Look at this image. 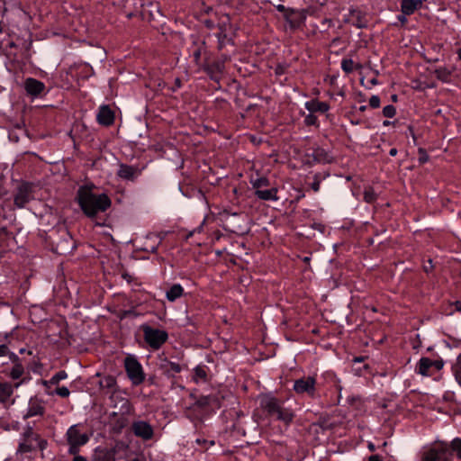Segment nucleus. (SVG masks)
I'll return each mask as SVG.
<instances>
[{
    "instance_id": "13",
    "label": "nucleus",
    "mask_w": 461,
    "mask_h": 461,
    "mask_svg": "<svg viewBox=\"0 0 461 461\" xmlns=\"http://www.w3.org/2000/svg\"><path fill=\"white\" fill-rule=\"evenodd\" d=\"M281 402L275 397L271 395H264L260 398V406L266 411L269 415H274L278 408L280 407Z\"/></svg>"
},
{
    "instance_id": "7",
    "label": "nucleus",
    "mask_w": 461,
    "mask_h": 461,
    "mask_svg": "<svg viewBox=\"0 0 461 461\" xmlns=\"http://www.w3.org/2000/svg\"><path fill=\"white\" fill-rule=\"evenodd\" d=\"M443 366L444 362L441 359L432 360L429 357H421L416 365V372L422 376H431Z\"/></svg>"
},
{
    "instance_id": "54",
    "label": "nucleus",
    "mask_w": 461,
    "mask_h": 461,
    "mask_svg": "<svg viewBox=\"0 0 461 461\" xmlns=\"http://www.w3.org/2000/svg\"><path fill=\"white\" fill-rule=\"evenodd\" d=\"M179 190H180L181 192H183V187H182V185H179Z\"/></svg>"
},
{
    "instance_id": "32",
    "label": "nucleus",
    "mask_w": 461,
    "mask_h": 461,
    "mask_svg": "<svg viewBox=\"0 0 461 461\" xmlns=\"http://www.w3.org/2000/svg\"><path fill=\"white\" fill-rule=\"evenodd\" d=\"M54 393L58 394L59 396H60L62 398H67L69 396L70 391L68 390V387L62 386V387L56 388V390L54 392L49 393L50 395H53Z\"/></svg>"
},
{
    "instance_id": "51",
    "label": "nucleus",
    "mask_w": 461,
    "mask_h": 461,
    "mask_svg": "<svg viewBox=\"0 0 461 461\" xmlns=\"http://www.w3.org/2000/svg\"><path fill=\"white\" fill-rule=\"evenodd\" d=\"M391 123H392V122H391L390 121H384V126H388V125H390Z\"/></svg>"
},
{
    "instance_id": "35",
    "label": "nucleus",
    "mask_w": 461,
    "mask_h": 461,
    "mask_svg": "<svg viewBox=\"0 0 461 461\" xmlns=\"http://www.w3.org/2000/svg\"><path fill=\"white\" fill-rule=\"evenodd\" d=\"M304 123L308 126H312V125H317L318 124V119L317 117L313 114V113H310L308 114L305 115L304 117Z\"/></svg>"
},
{
    "instance_id": "18",
    "label": "nucleus",
    "mask_w": 461,
    "mask_h": 461,
    "mask_svg": "<svg viewBox=\"0 0 461 461\" xmlns=\"http://www.w3.org/2000/svg\"><path fill=\"white\" fill-rule=\"evenodd\" d=\"M93 461H116L113 450L97 447L95 451Z\"/></svg>"
},
{
    "instance_id": "16",
    "label": "nucleus",
    "mask_w": 461,
    "mask_h": 461,
    "mask_svg": "<svg viewBox=\"0 0 461 461\" xmlns=\"http://www.w3.org/2000/svg\"><path fill=\"white\" fill-rule=\"evenodd\" d=\"M422 0H402L401 11L404 15H411L422 6Z\"/></svg>"
},
{
    "instance_id": "29",
    "label": "nucleus",
    "mask_w": 461,
    "mask_h": 461,
    "mask_svg": "<svg viewBox=\"0 0 461 461\" xmlns=\"http://www.w3.org/2000/svg\"><path fill=\"white\" fill-rule=\"evenodd\" d=\"M453 370L456 380L461 385V354L457 357L456 363L455 364Z\"/></svg>"
},
{
    "instance_id": "39",
    "label": "nucleus",
    "mask_w": 461,
    "mask_h": 461,
    "mask_svg": "<svg viewBox=\"0 0 461 461\" xmlns=\"http://www.w3.org/2000/svg\"><path fill=\"white\" fill-rule=\"evenodd\" d=\"M121 402H122V407H121L122 412L128 411H129V402H128V400L126 398H122L121 399Z\"/></svg>"
},
{
    "instance_id": "19",
    "label": "nucleus",
    "mask_w": 461,
    "mask_h": 461,
    "mask_svg": "<svg viewBox=\"0 0 461 461\" xmlns=\"http://www.w3.org/2000/svg\"><path fill=\"white\" fill-rule=\"evenodd\" d=\"M43 412L44 407L37 400L30 401L27 411L24 414V418L28 419L31 417L42 415Z\"/></svg>"
},
{
    "instance_id": "23",
    "label": "nucleus",
    "mask_w": 461,
    "mask_h": 461,
    "mask_svg": "<svg viewBox=\"0 0 461 461\" xmlns=\"http://www.w3.org/2000/svg\"><path fill=\"white\" fill-rule=\"evenodd\" d=\"M207 378V371L205 366H197L194 369L193 380L195 383H205Z\"/></svg>"
},
{
    "instance_id": "55",
    "label": "nucleus",
    "mask_w": 461,
    "mask_h": 461,
    "mask_svg": "<svg viewBox=\"0 0 461 461\" xmlns=\"http://www.w3.org/2000/svg\"><path fill=\"white\" fill-rule=\"evenodd\" d=\"M371 82H372V84H376V80L375 79H373Z\"/></svg>"
},
{
    "instance_id": "38",
    "label": "nucleus",
    "mask_w": 461,
    "mask_h": 461,
    "mask_svg": "<svg viewBox=\"0 0 461 461\" xmlns=\"http://www.w3.org/2000/svg\"><path fill=\"white\" fill-rule=\"evenodd\" d=\"M320 186H321V179H320L319 176L316 175L314 176V181L312 184V189L316 193L320 190Z\"/></svg>"
},
{
    "instance_id": "36",
    "label": "nucleus",
    "mask_w": 461,
    "mask_h": 461,
    "mask_svg": "<svg viewBox=\"0 0 461 461\" xmlns=\"http://www.w3.org/2000/svg\"><path fill=\"white\" fill-rule=\"evenodd\" d=\"M369 105L372 108H378L380 106V98L378 95H372L369 99Z\"/></svg>"
},
{
    "instance_id": "57",
    "label": "nucleus",
    "mask_w": 461,
    "mask_h": 461,
    "mask_svg": "<svg viewBox=\"0 0 461 461\" xmlns=\"http://www.w3.org/2000/svg\"><path fill=\"white\" fill-rule=\"evenodd\" d=\"M183 313H186V309L185 308L183 310Z\"/></svg>"
},
{
    "instance_id": "48",
    "label": "nucleus",
    "mask_w": 461,
    "mask_h": 461,
    "mask_svg": "<svg viewBox=\"0 0 461 461\" xmlns=\"http://www.w3.org/2000/svg\"><path fill=\"white\" fill-rule=\"evenodd\" d=\"M368 447H369V449H370V450H372V451H374V450H375V446H374V444H372V443H369Z\"/></svg>"
},
{
    "instance_id": "50",
    "label": "nucleus",
    "mask_w": 461,
    "mask_h": 461,
    "mask_svg": "<svg viewBox=\"0 0 461 461\" xmlns=\"http://www.w3.org/2000/svg\"><path fill=\"white\" fill-rule=\"evenodd\" d=\"M458 59L461 60V48L457 50Z\"/></svg>"
},
{
    "instance_id": "12",
    "label": "nucleus",
    "mask_w": 461,
    "mask_h": 461,
    "mask_svg": "<svg viewBox=\"0 0 461 461\" xmlns=\"http://www.w3.org/2000/svg\"><path fill=\"white\" fill-rule=\"evenodd\" d=\"M96 120L102 125H111L114 122V113L108 105H101L96 114Z\"/></svg>"
},
{
    "instance_id": "45",
    "label": "nucleus",
    "mask_w": 461,
    "mask_h": 461,
    "mask_svg": "<svg viewBox=\"0 0 461 461\" xmlns=\"http://www.w3.org/2000/svg\"><path fill=\"white\" fill-rule=\"evenodd\" d=\"M390 156H395L397 154L396 149H391L389 151Z\"/></svg>"
},
{
    "instance_id": "37",
    "label": "nucleus",
    "mask_w": 461,
    "mask_h": 461,
    "mask_svg": "<svg viewBox=\"0 0 461 461\" xmlns=\"http://www.w3.org/2000/svg\"><path fill=\"white\" fill-rule=\"evenodd\" d=\"M185 294L184 289L180 285L175 284V301Z\"/></svg>"
},
{
    "instance_id": "11",
    "label": "nucleus",
    "mask_w": 461,
    "mask_h": 461,
    "mask_svg": "<svg viewBox=\"0 0 461 461\" xmlns=\"http://www.w3.org/2000/svg\"><path fill=\"white\" fill-rule=\"evenodd\" d=\"M140 175V169L138 167L126 164H120L117 176L124 180L133 181Z\"/></svg>"
},
{
    "instance_id": "40",
    "label": "nucleus",
    "mask_w": 461,
    "mask_h": 461,
    "mask_svg": "<svg viewBox=\"0 0 461 461\" xmlns=\"http://www.w3.org/2000/svg\"><path fill=\"white\" fill-rule=\"evenodd\" d=\"M419 153H420V162L424 163V162L428 161L429 158L424 149H420Z\"/></svg>"
},
{
    "instance_id": "5",
    "label": "nucleus",
    "mask_w": 461,
    "mask_h": 461,
    "mask_svg": "<svg viewBox=\"0 0 461 461\" xmlns=\"http://www.w3.org/2000/svg\"><path fill=\"white\" fill-rule=\"evenodd\" d=\"M145 341L152 348L158 349L167 340V333L162 330L144 324L141 326Z\"/></svg>"
},
{
    "instance_id": "3",
    "label": "nucleus",
    "mask_w": 461,
    "mask_h": 461,
    "mask_svg": "<svg viewBox=\"0 0 461 461\" xmlns=\"http://www.w3.org/2000/svg\"><path fill=\"white\" fill-rule=\"evenodd\" d=\"M90 436L84 430L81 424L70 426L66 432V439L68 444V453L76 455L82 446L89 441Z\"/></svg>"
},
{
    "instance_id": "28",
    "label": "nucleus",
    "mask_w": 461,
    "mask_h": 461,
    "mask_svg": "<svg viewBox=\"0 0 461 461\" xmlns=\"http://www.w3.org/2000/svg\"><path fill=\"white\" fill-rule=\"evenodd\" d=\"M23 367L21 364H15L10 371V377L19 379L23 375Z\"/></svg>"
},
{
    "instance_id": "33",
    "label": "nucleus",
    "mask_w": 461,
    "mask_h": 461,
    "mask_svg": "<svg viewBox=\"0 0 461 461\" xmlns=\"http://www.w3.org/2000/svg\"><path fill=\"white\" fill-rule=\"evenodd\" d=\"M375 199H376V194L372 188H366L364 191V200L366 203H371L375 202Z\"/></svg>"
},
{
    "instance_id": "10",
    "label": "nucleus",
    "mask_w": 461,
    "mask_h": 461,
    "mask_svg": "<svg viewBox=\"0 0 461 461\" xmlns=\"http://www.w3.org/2000/svg\"><path fill=\"white\" fill-rule=\"evenodd\" d=\"M132 431L137 436L144 440L150 439L153 436L152 427L146 421H135L132 424Z\"/></svg>"
},
{
    "instance_id": "46",
    "label": "nucleus",
    "mask_w": 461,
    "mask_h": 461,
    "mask_svg": "<svg viewBox=\"0 0 461 461\" xmlns=\"http://www.w3.org/2000/svg\"><path fill=\"white\" fill-rule=\"evenodd\" d=\"M456 308L457 311L461 312V302H456Z\"/></svg>"
},
{
    "instance_id": "14",
    "label": "nucleus",
    "mask_w": 461,
    "mask_h": 461,
    "mask_svg": "<svg viewBox=\"0 0 461 461\" xmlns=\"http://www.w3.org/2000/svg\"><path fill=\"white\" fill-rule=\"evenodd\" d=\"M24 88L28 95L38 96L44 91L45 85L40 80L29 77L24 82Z\"/></svg>"
},
{
    "instance_id": "15",
    "label": "nucleus",
    "mask_w": 461,
    "mask_h": 461,
    "mask_svg": "<svg viewBox=\"0 0 461 461\" xmlns=\"http://www.w3.org/2000/svg\"><path fill=\"white\" fill-rule=\"evenodd\" d=\"M305 109L310 113H326L330 110V105L326 102H321L318 99H312L304 104Z\"/></svg>"
},
{
    "instance_id": "34",
    "label": "nucleus",
    "mask_w": 461,
    "mask_h": 461,
    "mask_svg": "<svg viewBox=\"0 0 461 461\" xmlns=\"http://www.w3.org/2000/svg\"><path fill=\"white\" fill-rule=\"evenodd\" d=\"M396 113V109L393 105L389 104L384 107L383 114L387 118H393Z\"/></svg>"
},
{
    "instance_id": "30",
    "label": "nucleus",
    "mask_w": 461,
    "mask_h": 461,
    "mask_svg": "<svg viewBox=\"0 0 461 461\" xmlns=\"http://www.w3.org/2000/svg\"><path fill=\"white\" fill-rule=\"evenodd\" d=\"M351 14L357 18V22L354 23L355 26L357 28H364L366 26V22L362 19V14L360 11L354 10Z\"/></svg>"
},
{
    "instance_id": "1",
    "label": "nucleus",
    "mask_w": 461,
    "mask_h": 461,
    "mask_svg": "<svg viewBox=\"0 0 461 461\" xmlns=\"http://www.w3.org/2000/svg\"><path fill=\"white\" fill-rule=\"evenodd\" d=\"M77 199L84 213L91 218L111 206V200L105 194H96L87 185L78 189Z\"/></svg>"
},
{
    "instance_id": "44",
    "label": "nucleus",
    "mask_w": 461,
    "mask_h": 461,
    "mask_svg": "<svg viewBox=\"0 0 461 461\" xmlns=\"http://www.w3.org/2000/svg\"><path fill=\"white\" fill-rule=\"evenodd\" d=\"M369 461H383L378 456L374 455L369 457Z\"/></svg>"
},
{
    "instance_id": "20",
    "label": "nucleus",
    "mask_w": 461,
    "mask_h": 461,
    "mask_svg": "<svg viewBox=\"0 0 461 461\" xmlns=\"http://www.w3.org/2000/svg\"><path fill=\"white\" fill-rule=\"evenodd\" d=\"M273 416H276L277 420L285 422V424H289L292 422L294 414L292 410L284 408L281 404L278 411H276Z\"/></svg>"
},
{
    "instance_id": "31",
    "label": "nucleus",
    "mask_w": 461,
    "mask_h": 461,
    "mask_svg": "<svg viewBox=\"0 0 461 461\" xmlns=\"http://www.w3.org/2000/svg\"><path fill=\"white\" fill-rule=\"evenodd\" d=\"M6 356H9V357L14 361L18 358L14 353L9 351L8 347L5 344H0V357Z\"/></svg>"
},
{
    "instance_id": "2",
    "label": "nucleus",
    "mask_w": 461,
    "mask_h": 461,
    "mask_svg": "<svg viewBox=\"0 0 461 461\" xmlns=\"http://www.w3.org/2000/svg\"><path fill=\"white\" fill-rule=\"evenodd\" d=\"M461 459V438H456L450 443L436 442L425 448L420 455V461H454Z\"/></svg>"
},
{
    "instance_id": "22",
    "label": "nucleus",
    "mask_w": 461,
    "mask_h": 461,
    "mask_svg": "<svg viewBox=\"0 0 461 461\" xmlns=\"http://www.w3.org/2000/svg\"><path fill=\"white\" fill-rule=\"evenodd\" d=\"M14 393L13 385L9 383H0V402H5Z\"/></svg>"
},
{
    "instance_id": "49",
    "label": "nucleus",
    "mask_w": 461,
    "mask_h": 461,
    "mask_svg": "<svg viewBox=\"0 0 461 461\" xmlns=\"http://www.w3.org/2000/svg\"><path fill=\"white\" fill-rule=\"evenodd\" d=\"M174 370H175V373L176 372H179L180 371V368L177 365L175 364V367H174Z\"/></svg>"
},
{
    "instance_id": "24",
    "label": "nucleus",
    "mask_w": 461,
    "mask_h": 461,
    "mask_svg": "<svg viewBox=\"0 0 461 461\" xmlns=\"http://www.w3.org/2000/svg\"><path fill=\"white\" fill-rule=\"evenodd\" d=\"M68 377V374L66 371L61 370L56 373L49 381H44L43 384L45 386L55 385L58 384L61 380H64Z\"/></svg>"
},
{
    "instance_id": "8",
    "label": "nucleus",
    "mask_w": 461,
    "mask_h": 461,
    "mask_svg": "<svg viewBox=\"0 0 461 461\" xmlns=\"http://www.w3.org/2000/svg\"><path fill=\"white\" fill-rule=\"evenodd\" d=\"M125 369L129 378L134 384H140L144 381L141 365L133 357H127L124 361Z\"/></svg>"
},
{
    "instance_id": "27",
    "label": "nucleus",
    "mask_w": 461,
    "mask_h": 461,
    "mask_svg": "<svg viewBox=\"0 0 461 461\" xmlns=\"http://www.w3.org/2000/svg\"><path fill=\"white\" fill-rule=\"evenodd\" d=\"M438 79L447 82L450 78V71L446 68H438L435 71Z\"/></svg>"
},
{
    "instance_id": "9",
    "label": "nucleus",
    "mask_w": 461,
    "mask_h": 461,
    "mask_svg": "<svg viewBox=\"0 0 461 461\" xmlns=\"http://www.w3.org/2000/svg\"><path fill=\"white\" fill-rule=\"evenodd\" d=\"M32 199V186L28 183L22 184L14 195V204L23 208L25 206L27 203H29Z\"/></svg>"
},
{
    "instance_id": "41",
    "label": "nucleus",
    "mask_w": 461,
    "mask_h": 461,
    "mask_svg": "<svg viewBox=\"0 0 461 461\" xmlns=\"http://www.w3.org/2000/svg\"><path fill=\"white\" fill-rule=\"evenodd\" d=\"M166 296L170 302H173V286L167 291Z\"/></svg>"
},
{
    "instance_id": "17",
    "label": "nucleus",
    "mask_w": 461,
    "mask_h": 461,
    "mask_svg": "<svg viewBox=\"0 0 461 461\" xmlns=\"http://www.w3.org/2000/svg\"><path fill=\"white\" fill-rule=\"evenodd\" d=\"M99 386L102 390H106L107 393H113L111 396V401L113 402L115 394V387H116V380L112 375H105L102 377L99 381Z\"/></svg>"
},
{
    "instance_id": "53",
    "label": "nucleus",
    "mask_w": 461,
    "mask_h": 461,
    "mask_svg": "<svg viewBox=\"0 0 461 461\" xmlns=\"http://www.w3.org/2000/svg\"><path fill=\"white\" fill-rule=\"evenodd\" d=\"M194 233V231H190L189 234L185 237L186 239L189 238L190 236H192Z\"/></svg>"
},
{
    "instance_id": "25",
    "label": "nucleus",
    "mask_w": 461,
    "mask_h": 461,
    "mask_svg": "<svg viewBox=\"0 0 461 461\" xmlns=\"http://www.w3.org/2000/svg\"><path fill=\"white\" fill-rule=\"evenodd\" d=\"M250 184L256 190H261V187L269 185V180L265 176L252 177Z\"/></svg>"
},
{
    "instance_id": "21",
    "label": "nucleus",
    "mask_w": 461,
    "mask_h": 461,
    "mask_svg": "<svg viewBox=\"0 0 461 461\" xmlns=\"http://www.w3.org/2000/svg\"><path fill=\"white\" fill-rule=\"evenodd\" d=\"M256 195L264 201H277V189L276 188H270L267 190H256L255 192Z\"/></svg>"
},
{
    "instance_id": "52",
    "label": "nucleus",
    "mask_w": 461,
    "mask_h": 461,
    "mask_svg": "<svg viewBox=\"0 0 461 461\" xmlns=\"http://www.w3.org/2000/svg\"><path fill=\"white\" fill-rule=\"evenodd\" d=\"M366 109V105L360 106V108H359V110L362 112H364Z\"/></svg>"
},
{
    "instance_id": "6",
    "label": "nucleus",
    "mask_w": 461,
    "mask_h": 461,
    "mask_svg": "<svg viewBox=\"0 0 461 461\" xmlns=\"http://www.w3.org/2000/svg\"><path fill=\"white\" fill-rule=\"evenodd\" d=\"M293 390L299 395L314 398L316 395V379L311 375L296 379L294 382Z\"/></svg>"
},
{
    "instance_id": "56",
    "label": "nucleus",
    "mask_w": 461,
    "mask_h": 461,
    "mask_svg": "<svg viewBox=\"0 0 461 461\" xmlns=\"http://www.w3.org/2000/svg\"><path fill=\"white\" fill-rule=\"evenodd\" d=\"M396 98H397V97H396V95H393V100H394V101H395V100H396Z\"/></svg>"
},
{
    "instance_id": "26",
    "label": "nucleus",
    "mask_w": 461,
    "mask_h": 461,
    "mask_svg": "<svg viewBox=\"0 0 461 461\" xmlns=\"http://www.w3.org/2000/svg\"><path fill=\"white\" fill-rule=\"evenodd\" d=\"M357 67L351 59H343L341 60V68L348 74L353 72Z\"/></svg>"
},
{
    "instance_id": "47",
    "label": "nucleus",
    "mask_w": 461,
    "mask_h": 461,
    "mask_svg": "<svg viewBox=\"0 0 461 461\" xmlns=\"http://www.w3.org/2000/svg\"><path fill=\"white\" fill-rule=\"evenodd\" d=\"M174 84H175V88L180 86V81L177 78L175 79Z\"/></svg>"
},
{
    "instance_id": "4",
    "label": "nucleus",
    "mask_w": 461,
    "mask_h": 461,
    "mask_svg": "<svg viewBox=\"0 0 461 461\" xmlns=\"http://www.w3.org/2000/svg\"><path fill=\"white\" fill-rule=\"evenodd\" d=\"M47 442L39 438L31 427L25 429L22 435L21 441L18 446V452L27 453L36 447L43 449L46 447Z\"/></svg>"
},
{
    "instance_id": "42",
    "label": "nucleus",
    "mask_w": 461,
    "mask_h": 461,
    "mask_svg": "<svg viewBox=\"0 0 461 461\" xmlns=\"http://www.w3.org/2000/svg\"><path fill=\"white\" fill-rule=\"evenodd\" d=\"M74 458L72 459V461H87L86 457L83 456H79L77 454L74 455Z\"/></svg>"
},
{
    "instance_id": "43",
    "label": "nucleus",
    "mask_w": 461,
    "mask_h": 461,
    "mask_svg": "<svg viewBox=\"0 0 461 461\" xmlns=\"http://www.w3.org/2000/svg\"><path fill=\"white\" fill-rule=\"evenodd\" d=\"M407 15H404V14H401L398 16V20L402 23H405L407 22V18H406Z\"/></svg>"
}]
</instances>
